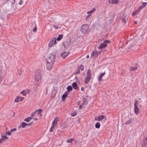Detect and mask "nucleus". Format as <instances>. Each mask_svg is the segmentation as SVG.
I'll return each mask as SVG.
<instances>
[{"mask_svg":"<svg viewBox=\"0 0 147 147\" xmlns=\"http://www.w3.org/2000/svg\"><path fill=\"white\" fill-rule=\"evenodd\" d=\"M67 89L68 91L70 92L72 90V88L71 86H69L67 87Z\"/></svg>","mask_w":147,"mask_h":147,"instance_id":"nucleus-27","label":"nucleus"},{"mask_svg":"<svg viewBox=\"0 0 147 147\" xmlns=\"http://www.w3.org/2000/svg\"><path fill=\"white\" fill-rule=\"evenodd\" d=\"M15 3V0H7L6 3L12 7H13Z\"/></svg>","mask_w":147,"mask_h":147,"instance_id":"nucleus-8","label":"nucleus"},{"mask_svg":"<svg viewBox=\"0 0 147 147\" xmlns=\"http://www.w3.org/2000/svg\"><path fill=\"white\" fill-rule=\"evenodd\" d=\"M21 93L23 96H26L27 94V92L25 90H23L21 92Z\"/></svg>","mask_w":147,"mask_h":147,"instance_id":"nucleus-30","label":"nucleus"},{"mask_svg":"<svg viewBox=\"0 0 147 147\" xmlns=\"http://www.w3.org/2000/svg\"><path fill=\"white\" fill-rule=\"evenodd\" d=\"M23 99V98L21 97L17 96V97L16 98L14 102H18L20 101H22Z\"/></svg>","mask_w":147,"mask_h":147,"instance_id":"nucleus-15","label":"nucleus"},{"mask_svg":"<svg viewBox=\"0 0 147 147\" xmlns=\"http://www.w3.org/2000/svg\"><path fill=\"white\" fill-rule=\"evenodd\" d=\"M84 90V87H82L81 88V90L82 91H83Z\"/></svg>","mask_w":147,"mask_h":147,"instance_id":"nucleus-51","label":"nucleus"},{"mask_svg":"<svg viewBox=\"0 0 147 147\" xmlns=\"http://www.w3.org/2000/svg\"><path fill=\"white\" fill-rule=\"evenodd\" d=\"M26 126H29L28 124L26 123Z\"/></svg>","mask_w":147,"mask_h":147,"instance_id":"nucleus-55","label":"nucleus"},{"mask_svg":"<svg viewBox=\"0 0 147 147\" xmlns=\"http://www.w3.org/2000/svg\"><path fill=\"white\" fill-rule=\"evenodd\" d=\"M134 120L133 118H130L128 121H127L125 122V124L126 125H128L130 124L131 123L133 122Z\"/></svg>","mask_w":147,"mask_h":147,"instance_id":"nucleus-13","label":"nucleus"},{"mask_svg":"<svg viewBox=\"0 0 147 147\" xmlns=\"http://www.w3.org/2000/svg\"><path fill=\"white\" fill-rule=\"evenodd\" d=\"M17 129L16 128H14L11 129L10 131L12 133L13 132L15 131H16Z\"/></svg>","mask_w":147,"mask_h":147,"instance_id":"nucleus-34","label":"nucleus"},{"mask_svg":"<svg viewBox=\"0 0 147 147\" xmlns=\"http://www.w3.org/2000/svg\"><path fill=\"white\" fill-rule=\"evenodd\" d=\"M56 43V38H52L49 44V47H52L53 45Z\"/></svg>","mask_w":147,"mask_h":147,"instance_id":"nucleus-7","label":"nucleus"},{"mask_svg":"<svg viewBox=\"0 0 147 147\" xmlns=\"http://www.w3.org/2000/svg\"><path fill=\"white\" fill-rule=\"evenodd\" d=\"M34 79L36 82V85L39 86L42 81V71L38 69L36 71L34 75Z\"/></svg>","mask_w":147,"mask_h":147,"instance_id":"nucleus-2","label":"nucleus"},{"mask_svg":"<svg viewBox=\"0 0 147 147\" xmlns=\"http://www.w3.org/2000/svg\"><path fill=\"white\" fill-rule=\"evenodd\" d=\"M77 113V112L76 111V110L75 111H74L73 113H72L71 114V115L72 116H75Z\"/></svg>","mask_w":147,"mask_h":147,"instance_id":"nucleus-28","label":"nucleus"},{"mask_svg":"<svg viewBox=\"0 0 147 147\" xmlns=\"http://www.w3.org/2000/svg\"><path fill=\"white\" fill-rule=\"evenodd\" d=\"M88 29V26L87 24H84L83 25L81 28V31L83 34L85 33Z\"/></svg>","mask_w":147,"mask_h":147,"instance_id":"nucleus-6","label":"nucleus"},{"mask_svg":"<svg viewBox=\"0 0 147 147\" xmlns=\"http://www.w3.org/2000/svg\"><path fill=\"white\" fill-rule=\"evenodd\" d=\"M144 7L142 5H141L138 7V11L139 12L142 9L144 8Z\"/></svg>","mask_w":147,"mask_h":147,"instance_id":"nucleus-33","label":"nucleus"},{"mask_svg":"<svg viewBox=\"0 0 147 147\" xmlns=\"http://www.w3.org/2000/svg\"><path fill=\"white\" fill-rule=\"evenodd\" d=\"M68 55V52L67 53L65 52H64L61 55V56L63 59L66 58Z\"/></svg>","mask_w":147,"mask_h":147,"instance_id":"nucleus-17","label":"nucleus"},{"mask_svg":"<svg viewBox=\"0 0 147 147\" xmlns=\"http://www.w3.org/2000/svg\"><path fill=\"white\" fill-rule=\"evenodd\" d=\"M72 85L74 89L76 90L78 89V86L76 82H74L72 84Z\"/></svg>","mask_w":147,"mask_h":147,"instance_id":"nucleus-19","label":"nucleus"},{"mask_svg":"<svg viewBox=\"0 0 147 147\" xmlns=\"http://www.w3.org/2000/svg\"><path fill=\"white\" fill-rule=\"evenodd\" d=\"M96 9L95 7H94L92 8V9L91 10V11H92V12H93Z\"/></svg>","mask_w":147,"mask_h":147,"instance_id":"nucleus-43","label":"nucleus"},{"mask_svg":"<svg viewBox=\"0 0 147 147\" xmlns=\"http://www.w3.org/2000/svg\"><path fill=\"white\" fill-rule=\"evenodd\" d=\"M56 59V54L54 52L49 54L47 59V69L49 70H51L53 66Z\"/></svg>","mask_w":147,"mask_h":147,"instance_id":"nucleus-1","label":"nucleus"},{"mask_svg":"<svg viewBox=\"0 0 147 147\" xmlns=\"http://www.w3.org/2000/svg\"><path fill=\"white\" fill-rule=\"evenodd\" d=\"M58 121L59 119L58 117H56L55 118L54 120L52 122V126L49 129V131L50 132H53V130L54 129L55 127L56 126Z\"/></svg>","mask_w":147,"mask_h":147,"instance_id":"nucleus-4","label":"nucleus"},{"mask_svg":"<svg viewBox=\"0 0 147 147\" xmlns=\"http://www.w3.org/2000/svg\"><path fill=\"white\" fill-rule=\"evenodd\" d=\"M23 3V1H22V0H21L20 1V2H19V4L20 5H22V4Z\"/></svg>","mask_w":147,"mask_h":147,"instance_id":"nucleus-42","label":"nucleus"},{"mask_svg":"<svg viewBox=\"0 0 147 147\" xmlns=\"http://www.w3.org/2000/svg\"><path fill=\"white\" fill-rule=\"evenodd\" d=\"M87 13L88 14H89V15H91L93 12H92V11L90 10L89 11H88Z\"/></svg>","mask_w":147,"mask_h":147,"instance_id":"nucleus-40","label":"nucleus"},{"mask_svg":"<svg viewBox=\"0 0 147 147\" xmlns=\"http://www.w3.org/2000/svg\"><path fill=\"white\" fill-rule=\"evenodd\" d=\"M106 40H105L103 43L100 44V46L98 47V49H102L107 46V43L106 42Z\"/></svg>","mask_w":147,"mask_h":147,"instance_id":"nucleus-11","label":"nucleus"},{"mask_svg":"<svg viewBox=\"0 0 147 147\" xmlns=\"http://www.w3.org/2000/svg\"><path fill=\"white\" fill-rule=\"evenodd\" d=\"M107 42H110V41L109 40H106V42L107 43Z\"/></svg>","mask_w":147,"mask_h":147,"instance_id":"nucleus-54","label":"nucleus"},{"mask_svg":"<svg viewBox=\"0 0 147 147\" xmlns=\"http://www.w3.org/2000/svg\"><path fill=\"white\" fill-rule=\"evenodd\" d=\"M89 57V55H86V58H88Z\"/></svg>","mask_w":147,"mask_h":147,"instance_id":"nucleus-53","label":"nucleus"},{"mask_svg":"<svg viewBox=\"0 0 147 147\" xmlns=\"http://www.w3.org/2000/svg\"><path fill=\"white\" fill-rule=\"evenodd\" d=\"M98 53L96 50L92 51L91 54V57L94 58H96L98 56Z\"/></svg>","mask_w":147,"mask_h":147,"instance_id":"nucleus-10","label":"nucleus"},{"mask_svg":"<svg viewBox=\"0 0 147 147\" xmlns=\"http://www.w3.org/2000/svg\"><path fill=\"white\" fill-rule=\"evenodd\" d=\"M37 30V28L36 27L34 28L33 29V31L35 32H36Z\"/></svg>","mask_w":147,"mask_h":147,"instance_id":"nucleus-45","label":"nucleus"},{"mask_svg":"<svg viewBox=\"0 0 147 147\" xmlns=\"http://www.w3.org/2000/svg\"><path fill=\"white\" fill-rule=\"evenodd\" d=\"M33 119H34V120H35V121H37V120H38V118H33Z\"/></svg>","mask_w":147,"mask_h":147,"instance_id":"nucleus-52","label":"nucleus"},{"mask_svg":"<svg viewBox=\"0 0 147 147\" xmlns=\"http://www.w3.org/2000/svg\"><path fill=\"white\" fill-rule=\"evenodd\" d=\"M105 72L103 73H102L98 77V80L99 82H100L102 80V77L105 74Z\"/></svg>","mask_w":147,"mask_h":147,"instance_id":"nucleus-18","label":"nucleus"},{"mask_svg":"<svg viewBox=\"0 0 147 147\" xmlns=\"http://www.w3.org/2000/svg\"><path fill=\"white\" fill-rule=\"evenodd\" d=\"M91 78V72L90 69H88L87 71L86 77L84 79V81L85 83L86 84H87L90 81Z\"/></svg>","mask_w":147,"mask_h":147,"instance_id":"nucleus-3","label":"nucleus"},{"mask_svg":"<svg viewBox=\"0 0 147 147\" xmlns=\"http://www.w3.org/2000/svg\"><path fill=\"white\" fill-rule=\"evenodd\" d=\"M80 70H79V69L78 68V69L76 70V74H80Z\"/></svg>","mask_w":147,"mask_h":147,"instance_id":"nucleus-37","label":"nucleus"},{"mask_svg":"<svg viewBox=\"0 0 147 147\" xmlns=\"http://www.w3.org/2000/svg\"><path fill=\"white\" fill-rule=\"evenodd\" d=\"M105 117V116L104 115H100L98 117L97 119L96 118H95L96 120H98L99 121H100L103 119Z\"/></svg>","mask_w":147,"mask_h":147,"instance_id":"nucleus-12","label":"nucleus"},{"mask_svg":"<svg viewBox=\"0 0 147 147\" xmlns=\"http://www.w3.org/2000/svg\"><path fill=\"white\" fill-rule=\"evenodd\" d=\"M147 3L146 2H143V5H142L144 7L147 5Z\"/></svg>","mask_w":147,"mask_h":147,"instance_id":"nucleus-38","label":"nucleus"},{"mask_svg":"<svg viewBox=\"0 0 147 147\" xmlns=\"http://www.w3.org/2000/svg\"><path fill=\"white\" fill-rule=\"evenodd\" d=\"M4 140L1 138L0 139V143H2Z\"/></svg>","mask_w":147,"mask_h":147,"instance_id":"nucleus-44","label":"nucleus"},{"mask_svg":"<svg viewBox=\"0 0 147 147\" xmlns=\"http://www.w3.org/2000/svg\"><path fill=\"white\" fill-rule=\"evenodd\" d=\"M21 125L19 127H22V128H24L26 126V123L24 122H22L21 123Z\"/></svg>","mask_w":147,"mask_h":147,"instance_id":"nucleus-24","label":"nucleus"},{"mask_svg":"<svg viewBox=\"0 0 147 147\" xmlns=\"http://www.w3.org/2000/svg\"><path fill=\"white\" fill-rule=\"evenodd\" d=\"M69 91H66L65 93V95H66L67 96L69 94Z\"/></svg>","mask_w":147,"mask_h":147,"instance_id":"nucleus-41","label":"nucleus"},{"mask_svg":"<svg viewBox=\"0 0 147 147\" xmlns=\"http://www.w3.org/2000/svg\"><path fill=\"white\" fill-rule=\"evenodd\" d=\"M67 96L64 94L62 97V98L63 100H65V99L67 97Z\"/></svg>","mask_w":147,"mask_h":147,"instance_id":"nucleus-31","label":"nucleus"},{"mask_svg":"<svg viewBox=\"0 0 147 147\" xmlns=\"http://www.w3.org/2000/svg\"><path fill=\"white\" fill-rule=\"evenodd\" d=\"M53 27L56 29H58V27L55 26V25H53Z\"/></svg>","mask_w":147,"mask_h":147,"instance_id":"nucleus-50","label":"nucleus"},{"mask_svg":"<svg viewBox=\"0 0 147 147\" xmlns=\"http://www.w3.org/2000/svg\"><path fill=\"white\" fill-rule=\"evenodd\" d=\"M119 1V0H111V3L112 4H118Z\"/></svg>","mask_w":147,"mask_h":147,"instance_id":"nucleus-21","label":"nucleus"},{"mask_svg":"<svg viewBox=\"0 0 147 147\" xmlns=\"http://www.w3.org/2000/svg\"><path fill=\"white\" fill-rule=\"evenodd\" d=\"M36 111H34V112H33L31 115V116L32 117H34V116L36 114Z\"/></svg>","mask_w":147,"mask_h":147,"instance_id":"nucleus-36","label":"nucleus"},{"mask_svg":"<svg viewBox=\"0 0 147 147\" xmlns=\"http://www.w3.org/2000/svg\"><path fill=\"white\" fill-rule=\"evenodd\" d=\"M32 119H33V118H32L31 117H29L25 119L24 121H25L28 122L31 120Z\"/></svg>","mask_w":147,"mask_h":147,"instance_id":"nucleus-22","label":"nucleus"},{"mask_svg":"<svg viewBox=\"0 0 147 147\" xmlns=\"http://www.w3.org/2000/svg\"><path fill=\"white\" fill-rule=\"evenodd\" d=\"M100 124L99 122H97L95 125V127L96 128L98 129L100 128Z\"/></svg>","mask_w":147,"mask_h":147,"instance_id":"nucleus-26","label":"nucleus"},{"mask_svg":"<svg viewBox=\"0 0 147 147\" xmlns=\"http://www.w3.org/2000/svg\"><path fill=\"white\" fill-rule=\"evenodd\" d=\"M137 65L138 64L136 63L135 64V65L134 67L133 66H130V69L131 70V71H135V70H137L138 69V67L137 66Z\"/></svg>","mask_w":147,"mask_h":147,"instance_id":"nucleus-14","label":"nucleus"},{"mask_svg":"<svg viewBox=\"0 0 147 147\" xmlns=\"http://www.w3.org/2000/svg\"><path fill=\"white\" fill-rule=\"evenodd\" d=\"M138 101H135L134 103V111L135 113L137 115L139 113L140 111V109L138 107Z\"/></svg>","mask_w":147,"mask_h":147,"instance_id":"nucleus-5","label":"nucleus"},{"mask_svg":"<svg viewBox=\"0 0 147 147\" xmlns=\"http://www.w3.org/2000/svg\"><path fill=\"white\" fill-rule=\"evenodd\" d=\"M78 68L82 71L84 69V66L82 65H81L78 66Z\"/></svg>","mask_w":147,"mask_h":147,"instance_id":"nucleus-20","label":"nucleus"},{"mask_svg":"<svg viewBox=\"0 0 147 147\" xmlns=\"http://www.w3.org/2000/svg\"><path fill=\"white\" fill-rule=\"evenodd\" d=\"M122 20L123 22L125 24L126 23L127 21H126V20L125 19L123 18V19Z\"/></svg>","mask_w":147,"mask_h":147,"instance_id":"nucleus-46","label":"nucleus"},{"mask_svg":"<svg viewBox=\"0 0 147 147\" xmlns=\"http://www.w3.org/2000/svg\"><path fill=\"white\" fill-rule=\"evenodd\" d=\"M74 139L73 138L68 139L67 140V143H71L72 141H74Z\"/></svg>","mask_w":147,"mask_h":147,"instance_id":"nucleus-29","label":"nucleus"},{"mask_svg":"<svg viewBox=\"0 0 147 147\" xmlns=\"http://www.w3.org/2000/svg\"><path fill=\"white\" fill-rule=\"evenodd\" d=\"M43 111V110L42 109H38L36 110V113H37V115H38L40 117H41L42 115L41 112Z\"/></svg>","mask_w":147,"mask_h":147,"instance_id":"nucleus-16","label":"nucleus"},{"mask_svg":"<svg viewBox=\"0 0 147 147\" xmlns=\"http://www.w3.org/2000/svg\"><path fill=\"white\" fill-rule=\"evenodd\" d=\"M83 105H83V104H82V105H80L79 106V108L80 109H81L82 108V107Z\"/></svg>","mask_w":147,"mask_h":147,"instance_id":"nucleus-47","label":"nucleus"},{"mask_svg":"<svg viewBox=\"0 0 147 147\" xmlns=\"http://www.w3.org/2000/svg\"><path fill=\"white\" fill-rule=\"evenodd\" d=\"M5 134L7 135H8L9 136H10L11 134V132L10 131H6L5 132Z\"/></svg>","mask_w":147,"mask_h":147,"instance_id":"nucleus-35","label":"nucleus"},{"mask_svg":"<svg viewBox=\"0 0 147 147\" xmlns=\"http://www.w3.org/2000/svg\"><path fill=\"white\" fill-rule=\"evenodd\" d=\"M1 138L4 140H7L8 138V137H7L6 136L4 135L2 136Z\"/></svg>","mask_w":147,"mask_h":147,"instance_id":"nucleus-32","label":"nucleus"},{"mask_svg":"<svg viewBox=\"0 0 147 147\" xmlns=\"http://www.w3.org/2000/svg\"><path fill=\"white\" fill-rule=\"evenodd\" d=\"M142 145V147H147V135L146 138L143 140Z\"/></svg>","mask_w":147,"mask_h":147,"instance_id":"nucleus-9","label":"nucleus"},{"mask_svg":"<svg viewBox=\"0 0 147 147\" xmlns=\"http://www.w3.org/2000/svg\"><path fill=\"white\" fill-rule=\"evenodd\" d=\"M21 74H22V72H21L20 73H19V74L20 75H21Z\"/></svg>","mask_w":147,"mask_h":147,"instance_id":"nucleus-56","label":"nucleus"},{"mask_svg":"<svg viewBox=\"0 0 147 147\" xmlns=\"http://www.w3.org/2000/svg\"><path fill=\"white\" fill-rule=\"evenodd\" d=\"M33 122H31L29 124H28L29 126V125H32L33 123Z\"/></svg>","mask_w":147,"mask_h":147,"instance_id":"nucleus-48","label":"nucleus"},{"mask_svg":"<svg viewBox=\"0 0 147 147\" xmlns=\"http://www.w3.org/2000/svg\"><path fill=\"white\" fill-rule=\"evenodd\" d=\"M136 14V12H135L134 13H132V15L133 16H134Z\"/></svg>","mask_w":147,"mask_h":147,"instance_id":"nucleus-49","label":"nucleus"},{"mask_svg":"<svg viewBox=\"0 0 147 147\" xmlns=\"http://www.w3.org/2000/svg\"><path fill=\"white\" fill-rule=\"evenodd\" d=\"M82 101L83 102V103L82 104L83 105H86L88 104V101L84 98L82 99Z\"/></svg>","mask_w":147,"mask_h":147,"instance_id":"nucleus-25","label":"nucleus"},{"mask_svg":"<svg viewBox=\"0 0 147 147\" xmlns=\"http://www.w3.org/2000/svg\"><path fill=\"white\" fill-rule=\"evenodd\" d=\"M90 16V15H87L86 17V20H87L88 19H89Z\"/></svg>","mask_w":147,"mask_h":147,"instance_id":"nucleus-39","label":"nucleus"},{"mask_svg":"<svg viewBox=\"0 0 147 147\" xmlns=\"http://www.w3.org/2000/svg\"><path fill=\"white\" fill-rule=\"evenodd\" d=\"M135 23H137V22H135Z\"/></svg>","mask_w":147,"mask_h":147,"instance_id":"nucleus-57","label":"nucleus"},{"mask_svg":"<svg viewBox=\"0 0 147 147\" xmlns=\"http://www.w3.org/2000/svg\"><path fill=\"white\" fill-rule=\"evenodd\" d=\"M63 36V34L59 35L57 38V41H59L62 38Z\"/></svg>","mask_w":147,"mask_h":147,"instance_id":"nucleus-23","label":"nucleus"}]
</instances>
